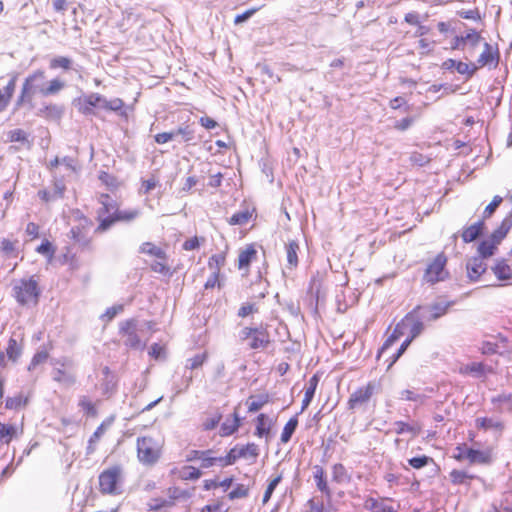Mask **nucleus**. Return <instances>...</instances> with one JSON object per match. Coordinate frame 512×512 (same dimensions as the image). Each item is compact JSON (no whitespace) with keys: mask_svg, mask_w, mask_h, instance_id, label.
Returning a JSON list of instances; mask_svg holds the SVG:
<instances>
[{"mask_svg":"<svg viewBox=\"0 0 512 512\" xmlns=\"http://www.w3.org/2000/svg\"><path fill=\"white\" fill-rule=\"evenodd\" d=\"M64 87L65 83L59 78H54L46 83L45 71L38 69L25 78L16 101V107L32 109L35 106L34 96L36 94L56 95Z\"/></svg>","mask_w":512,"mask_h":512,"instance_id":"nucleus-1","label":"nucleus"},{"mask_svg":"<svg viewBox=\"0 0 512 512\" xmlns=\"http://www.w3.org/2000/svg\"><path fill=\"white\" fill-rule=\"evenodd\" d=\"M97 201L100 207L96 212L98 226L97 233L109 230L117 222H130L139 216V210H120L119 204L114 201L108 193H99Z\"/></svg>","mask_w":512,"mask_h":512,"instance_id":"nucleus-2","label":"nucleus"},{"mask_svg":"<svg viewBox=\"0 0 512 512\" xmlns=\"http://www.w3.org/2000/svg\"><path fill=\"white\" fill-rule=\"evenodd\" d=\"M154 489H156L155 482L148 483L144 488L147 493H151ZM194 490V488L183 489L179 486H170L166 490L167 496L148 494L145 502L146 509L149 512L167 511L174 507L177 502L190 499Z\"/></svg>","mask_w":512,"mask_h":512,"instance_id":"nucleus-3","label":"nucleus"},{"mask_svg":"<svg viewBox=\"0 0 512 512\" xmlns=\"http://www.w3.org/2000/svg\"><path fill=\"white\" fill-rule=\"evenodd\" d=\"M124 485L125 470L120 464L107 466L98 475V491L102 495H121Z\"/></svg>","mask_w":512,"mask_h":512,"instance_id":"nucleus-4","label":"nucleus"},{"mask_svg":"<svg viewBox=\"0 0 512 512\" xmlns=\"http://www.w3.org/2000/svg\"><path fill=\"white\" fill-rule=\"evenodd\" d=\"M164 444V438L160 435L138 437L136 448L139 462L145 466L155 465L162 456Z\"/></svg>","mask_w":512,"mask_h":512,"instance_id":"nucleus-5","label":"nucleus"},{"mask_svg":"<svg viewBox=\"0 0 512 512\" xmlns=\"http://www.w3.org/2000/svg\"><path fill=\"white\" fill-rule=\"evenodd\" d=\"M40 294L38 279L35 276L22 278L13 286V296L21 306L36 305Z\"/></svg>","mask_w":512,"mask_h":512,"instance_id":"nucleus-6","label":"nucleus"},{"mask_svg":"<svg viewBox=\"0 0 512 512\" xmlns=\"http://www.w3.org/2000/svg\"><path fill=\"white\" fill-rule=\"evenodd\" d=\"M404 319H407L408 323L406 329L408 330V336L401 343L400 347L395 353L390 355L385 362H387V370L391 369L397 360L404 354L407 348L410 346L412 341L422 332L423 323L413 313L407 314Z\"/></svg>","mask_w":512,"mask_h":512,"instance_id":"nucleus-7","label":"nucleus"},{"mask_svg":"<svg viewBox=\"0 0 512 512\" xmlns=\"http://www.w3.org/2000/svg\"><path fill=\"white\" fill-rule=\"evenodd\" d=\"M139 252L156 259V261L150 265L151 271L168 277L173 274V271L168 264L167 253L161 247L152 242H144L140 245Z\"/></svg>","mask_w":512,"mask_h":512,"instance_id":"nucleus-8","label":"nucleus"},{"mask_svg":"<svg viewBox=\"0 0 512 512\" xmlns=\"http://www.w3.org/2000/svg\"><path fill=\"white\" fill-rule=\"evenodd\" d=\"M448 257L445 252L438 253L433 259L429 260L423 274V280L429 284H435L446 280L449 272L446 268Z\"/></svg>","mask_w":512,"mask_h":512,"instance_id":"nucleus-9","label":"nucleus"},{"mask_svg":"<svg viewBox=\"0 0 512 512\" xmlns=\"http://www.w3.org/2000/svg\"><path fill=\"white\" fill-rule=\"evenodd\" d=\"M185 460L187 463L198 462L201 470L209 469L214 466L227 467L226 456H216L213 449L197 450L192 449L186 454Z\"/></svg>","mask_w":512,"mask_h":512,"instance_id":"nucleus-10","label":"nucleus"},{"mask_svg":"<svg viewBox=\"0 0 512 512\" xmlns=\"http://www.w3.org/2000/svg\"><path fill=\"white\" fill-rule=\"evenodd\" d=\"M242 341H247L252 350L266 349L271 343L270 333L267 327H244L240 332Z\"/></svg>","mask_w":512,"mask_h":512,"instance_id":"nucleus-11","label":"nucleus"},{"mask_svg":"<svg viewBox=\"0 0 512 512\" xmlns=\"http://www.w3.org/2000/svg\"><path fill=\"white\" fill-rule=\"evenodd\" d=\"M377 390V384L374 381L368 382L366 385L355 389L347 400V408L354 411L360 407L367 405Z\"/></svg>","mask_w":512,"mask_h":512,"instance_id":"nucleus-12","label":"nucleus"},{"mask_svg":"<svg viewBox=\"0 0 512 512\" xmlns=\"http://www.w3.org/2000/svg\"><path fill=\"white\" fill-rule=\"evenodd\" d=\"M227 466L233 465L238 459L244 458L254 462L259 456V447L255 443L235 446L225 455Z\"/></svg>","mask_w":512,"mask_h":512,"instance_id":"nucleus-13","label":"nucleus"},{"mask_svg":"<svg viewBox=\"0 0 512 512\" xmlns=\"http://www.w3.org/2000/svg\"><path fill=\"white\" fill-rule=\"evenodd\" d=\"M119 333L125 338L124 344L132 349L141 347V340L137 334L136 321L133 319L124 321L120 328Z\"/></svg>","mask_w":512,"mask_h":512,"instance_id":"nucleus-14","label":"nucleus"},{"mask_svg":"<svg viewBox=\"0 0 512 512\" xmlns=\"http://www.w3.org/2000/svg\"><path fill=\"white\" fill-rule=\"evenodd\" d=\"M407 319H401L394 327L391 334L386 338L384 343L382 344L381 348L379 349L377 353V359L382 357V355L396 342H398L402 337L408 336V330L406 329L407 325Z\"/></svg>","mask_w":512,"mask_h":512,"instance_id":"nucleus-15","label":"nucleus"},{"mask_svg":"<svg viewBox=\"0 0 512 512\" xmlns=\"http://www.w3.org/2000/svg\"><path fill=\"white\" fill-rule=\"evenodd\" d=\"M500 53L499 49L492 44L485 42L483 45V51L477 59L478 68L488 66L490 68H496L499 64Z\"/></svg>","mask_w":512,"mask_h":512,"instance_id":"nucleus-16","label":"nucleus"},{"mask_svg":"<svg viewBox=\"0 0 512 512\" xmlns=\"http://www.w3.org/2000/svg\"><path fill=\"white\" fill-rule=\"evenodd\" d=\"M257 259V250L254 244H248L239 251L237 268L243 276L250 274V265Z\"/></svg>","mask_w":512,"mask_h":512,"instance_id":"nucleus-17","label":"nucleus"},{"mask_svg":"<svg viewBox=\"0 0 512 512\" xmlns=\"http://www.w3.org/2000/svg\"><path fill=\"white\" fill-rule=\"evenodd\" d=\"M24 433V424L5 423L0 421V445H9Z\"/></svg>","mask_w":512,"mask_h":512,"instance_id":"nucleus-18","label":"nucleus"},{"mask_svg":"<svg viewBox=\"0 0 512 512\" xmlns=\"http://www.w3.org/2000/svg\"><path fill=\"white\" fill-rule=\"evenodd\" d=\"M9 80L3 89H0V113L4 112L9 106L15 93L18 74L16 72L8 74Z\"/></svg>","mask_w":512,"mask_h":512,"instance_id":"nucleus-19","label":"nucleus"},{"mask_svg":"<svg viewBox=\"0 0 512 512\" xmlns=\"http://www.w3.org/2000/svg\"><path fill=\"white\" fill-rule=\"evenodd\" d=\"M481 39L482 37L480 32L475 29H469L465 35L455 36L450 48L452 50H463L467 43H470L471 46L475 47L479 44Z\"/></svg>","mask_w":512,"mask_h":512,"instance_id":"nucleus-20","label":"nucleus"},{"mask_svg":"<svg viewBox=\"0 0 512 512\" xmlns=\"http://www.w3.org/2000/svg\"><path fill=\"white\" fill-rule=\"evenodd\" d=\"M171 474L175 475L176 478L181 481L188 482L199 480L203 475V471L196 466L187 464L179 468H173Z\"/></svg>","mask_w":512,"mask_h":512,"instance_id":"nucleus-21","label":"nucleus"},{"mask_svg":"<svg viewBox=\"0 0 512 512\" xmlns=\"http://www.w3.org/2000/svg\"><path fill=\"white\" fill-rule=\"evenodd\" d=\"M66 187L60 180L53 182V190L42 189L38 191V197L43 203H50L58 199H62L65 194Z\"/></svg>","mask_w":512,"mask_h":512,"instance_id":"nucleus-22","label":"nucleus"},{"mask_svg":"<svg viewBox=\"0 0 512 512\" xmlns=\"http://www.w3.org/2000/svg\"><path fill=\"white\" fill-rule=\"evenodd\" d=\"M466 459L470 464L488 465L493 461L492 449L487 448L485 450H478L468 448L466 450Z\"/></svg>","mask_w":512,"mask_h":512,"instance_id":"nucleus-23","label":"nucleus"},{"mask_svg":"<svg viewBox=\"0 0 512 512\" xmlns=\"http://www.w3.org/2000/svg\"><path fill=\"white\" fill-rule=\"evenodd\" d=\"M313 478L316 483L317 489L323 493L328 500L332 498V491L328 485L327 475L325 469L320 465L313 467Z\"/></svg>","mask_w":512,"mask_h":512,"instance_id":"nucleus-24","label":"nucleus"},{"mask_svg":"<svg viewBox=\"0 0 512 512\" xmlns=\"http://www.w3.org/2000/svg\"><path fill=\"white\" fill-rule=\"evenodd\" d=\"M24 347V336L20 335L18 338L11 336L8 340L5 350L7 358L12 362H17L22 355Z\"/></svg>","mask_w":512,"mask_h":512,"instance_id":"nucleus-25","label":"nucleus"},{"mask_svg":"<svg viewBox=\"0 0 512 512\" xmlns=\"http://www.w3.org/2000/svg\"><path fill=\"white\" fill-rule=\"evenodd\" d=\"M273 420L265 413H260L255 420L254 435L258 438H268L273 427Z\"/></svg>","mask_w":512,"mask_h":512,"instance_id":"nucleus-26","label":"nucleus"},{"mask_svg":"<svg viewBox=\"0 0 512 512\" xmlns=\"http://www.w3.org/2000/svg\"><path fill=\"white\" fill-rule=\"evenodd\" d=\"M496 341L486 340L481 343L480 352L483 355H493L500 353L499 348H506L508 344V339L506 336L502 334H498L495 336Z\"/></svg>","mask_w":512,"mask_h":512,"instance_id":"nucleus-27","label":"nucleus"},{"mask_svg":"<svg viewBox=\"0 0 512 512\" xmlns=\"http://www.w3.org/2000/svg\"><path fill=\"white\" fill-rule=\"evenodd\" d=\"M227 263V251H221L212 254L207 260V267L210 270V274L224 276L222 270Z\"/></svg>","mask_w":512,"mask_h":512,"instance_id":"nucleus-28","label":"nucleus"},{"mask_svg":"<svg viewBox=\"0 0 512 512\" xmlns=\"http://www.w3.org/2000/svg\"><path fill=\"white\" fill-rule=\"evenodd\" d=\"M486 228L484 220H478L477 222L464 227L461 233V238L464 243H470L481 236Z\"/></svg>","mask_w":512,"mask_h":512,"instance_id":"nucleus-29","label":"nucleus"},{"mask_svg":"<svg viewBox=\"0 0 512 512\" xmlns=\"http://www.w3.org/2000/svg\"><path fill=\"white\" fill-rule=\"evenodd\" d=\"M486 263L480 257H472L466 265L467 275L472 281L479 280L480 276L486 271Z\"/></svg>","mask_w":512,"mask_h":512,"instance_id":"nucleus-30","label":"nucleus"},{"mask_svg":"<svg viewBox=\"0 0 512 512\" xmlns=\"http://www.w3.org/2000/svg\"><path fill=\"white\" fill-rule=\"evenodd\" d=\"M53 380L59 384L70 386L76 383V376L66 369V362H61V367L55 368L52 372Z\"/></svg>","mask_w":512,"mask_h":512,"instance_id":"nucleus-31","label":"nucleus"},{"mask_svg":"<svg viewBox=\"0 0 512 512\" xmlns=\"http://www.w3.org/2000/svg\"><path fill=\"white\" fill-rule=\"evenodd\" d=\"M512 228V210L502 219L500 224L493 230L491 237L501 243Z\"/></svg>","mask_w":512,"mask_h":512,"instance_id":"nucleus-32","label":"nucleus"},{"mask_svg":"<svg viewBox=\"0 0 512 512\" xmlns=\"http://www.w3.org/2000/svg\"><path fill=\"white\" fill-rule=\"evenodd\" d=\"M103 96L98 93H92L87 96H84L80 99V108L79 110L83 114H91L93 107L101 106L102 107Z\"/></svg>","mask_w":512,"mask_h":512,"instance_id":"nucleus-33","label":"nucleus"},{"mask_svg":"<svg viewBox=\"0 0 512 512\" xmlns=\"http://www.w3.org/2000/svg\"><path fill=\"white\" fill-rule=\"evenodd\" d=\"M0 252L5 258H18L20 255L19 241L17 239H1Z\"/></svg>","mask_w":512,"mask_h":512,"instance_id":"nucleus-34","label":"nucleus"},{"mask_svg":"<svg viewBox=\"0 0 512 512\" xmlns=\"http://www.w3.org/2000/svg\"><path fill=\"white\" fill-rule=\"evenodd\" d=\"M318 384H319L318 375L315 374L309 378L307 386L305 387V393H304V397H303L302 405H301V412L305 411L308 408V406L310 405V403L315 395V391L317 389Z\"/></svg>","mask_w":512,"mask_h":512,"instance_id":"nucleus-35","label":"nucleus"},{"mask_svg":"<svg viewBox=\"0 0 512 512\" xmlns=\"http://www.w3.org/2000/svg\"><path fill=\"white\" fill-rule=\"evenodd\" d=\"M240 426L241 419L238 413L234 412L231 420L227 419L221 424L219 434L221 437H228L237 432Z\"/></svg>","mask_w":512,"mask_h":512,"instance_id":"nucleus-36","label":"nucleus"},{"mask_svg":"<svg viewBox=\"0 0 512 512\" xmlns=\"http://www.w3.org/2000/svg\"><path fill=\"white\" fill-rule=\"evenodd\" d=\"M98 179L101 184L111 192L117 191L122 186V182L117 176L104 170L99 172Z\"/></svg>","mask_w":512,"mask_h":512,"instance_id":"nucleus-37","label":"nucleus"},{"mask_svg":"<svg viewBox=\"0 0 512 512\" xmlns=\"http://www.w3.org/2000/svg\"><path fill=\"white\" fill-rule=\"evenodd\" d=\"M29 403V396L20 392L14 396L7 397L5 400V408L7 410L18 411L25 408Z\"/></svg>","mask_w":512,"mask_h":512,"instance_id":"nucleus-38","label":"nucleus"},{"mask_svg":"<svg viewBox=\"0 0 512 512\" xmlns=\"http://www.w3.org/2000/svg\"><path fill=\"white\" fill-rule=\"evenodd\" d=\"M270 402V396L268 393L260 395H251L247 399V409L249 413H254L262 409L266 404Z\"/></svg>","mask_w":512,"mask_h":512,"instance_id":"nucleus-39","label":"nucleus"},{"mask_svg":"<svg viewBox=\"0 0 512 512\" xmlns=\"http://www.w3.org/2000/svg\"><path fill=\"white\" fill-rule=\"evenodd\" d=\"M499 244L500 243L491 236L488 239L482 240L477 248L480 258L484 260L485 258L493 256Z\"/></svg>","mask_w":512,"mask_h":512,"instance_id":"nucleus-40","label":"nucleus"},{"mask_svg":"<svg viewBox=\"0 0 512 512\" xmlns=\"http://www.w3.org/2000/svg\"><path fill=\"white\" fill-rule=\"evenodd\" d=\"M395 433L398 435L410 434L412 437H416L422 431V427L419 423H407L404 421H396L394 423Z\"/></svg>","mask_w":512,"mask_h":512,"instance_id":"nucleus-41","label":"nucleus"},{"mask_svg":"<svg viewBox=\"0 0 512 512\" xmlns=\"http://www.w3.org/2000/svg\"><path fill=\"white\" fill-rule=\"evenodd\" d=\"M492 271L500 281H509L512 279V268L504 259L498 260L492 267Z\"/></svg>","mask_w":512,"mask_h":512,"instance_id":"nucleus-42","label":"nucleus"},{"mask_svg":"<svg viewBox=\"0 0 512 512\" xmlns=\"http://www.w3.org/2000/svg\"><path fill=\"white\" fill-rule=\"evenodd\" d=\"M286 256H287V267L290 270H295L298 266V252L300 250L299 244L296 241H289L286 246Z\"/></svg>","mask_w":512,"mask_h":512,"instance_id":"nucleus-43","label":"nucleus"},{"mask_svg":"<svg viewBox=\"0 0 512 512\" xmlns=\"http://www.w3.org/2000/svg\"><path fill=\"white\" fill-rule=\"evenodd\" d=\"M475 425L479 430L487 431L489 429H495L498 431H502L504 429V424L501 421H494L488 417H480L475 420Z\"/></svg>","mask_w":512,"mask_h":512,"instance_id":"nucleus-44","label":"nucleus"},{"mask_svg":"<svg viewBox=\"0 0 512 512\" xmlns=\"http://www.w3.org/2000/svg\"><path fill=\"white\" fill-rule=\"evenodd\" d=\"M462 372L467 374L484 375L486 373H494V369L491 366H486L482 362H472L467 364L463 368Z\"/></svg>","mask_w":512,"mask_h":512,"instance_id":"nucleus-45","label":"nucleus"},{"mask_svg":"<svg viewBox=\"0 0 512 512\" xmlns=\"http://www.w3.org/2000/svg\"><path fill=\"white\" fill-rule=\"evenodd\" d=\"M298 426V418L297 415L291 417L287 423L284 425L283 430L281 432L280 440L282 443H288L295 432Z\"/></svg>","mask_w":512,"mask_h":512,"instance_id":"nucleus-46","label":"nucleus"},{"mask_svg":"<svg viewBox=\"0 0 512 512\" xmlns=\"http://www.w3.org/2000/svg\"><path fill=\"white\" fill-rule=\"evenodd\" d=\"M418 50L421 56H429L434 52L437 42L428 37H418Z\"/></svg>","mask_w":512,"mask_h":512,"instance_id":"nucleus-47","label":"nucleus"},{"mask_svg":"<svg viewBox=\"0 0 512 512\" xmlns=\"http://www.w3.org/2000/svg\"><path fill=\"white\" fill-rule=\"evenodd\" d=\"M282 479H283V474L279 473L269 480L266 490L264 492L263 498H262L263 505L267 504L270 501L274 490L276 489L277 485L282 481Z\"/></svg>","mask_w":512,"mask_h":512,"instance_id":"nucleus-48","label":"nucleus"},{"mask_svg":"<svg viewBox=\"0 0 512 512\" xmlns=\"http://www.w3.org/2000/svg\"><path fill=\"white\" fill-rule=\"evenodd\" d=\"M449 476L451 483L454 485L465 484L468 480H473L475 478V475L468 474L467 472L458 469H453L449 473Z\"/></svg>","mask_w":512,"mask_h":512,"instance_id":"nucleus-49","label":"nucleus"},{"mask_svg":"<svg viewBox=\"0 0 512 512\" xmlns=\"http://www.w3.org/2000/svg\"><path fill=\"white\" fill-rule=\"evenodd\" d=\"M252 218V212L248 209L234 213L228 220L230 225H245Z\"/></svg>","mask_w":512,"mask_h":512,"instance_id":"nucleus-50","label":"nucleus"},{"mask_svg":"<svg viewBox=\"0 0 512 512\" xmlns=\"http://www.w3.org/2000/svg\"><path fill=\"white\" fill-rule=\"evenodd\" d=\"M209 354L207 351L196 354L195 356L189 358L186 363V368L189 370H195L200 367L207 361Z\"/></svg>","mask_w":512,"mask_h":512,"instance_id":"nucleus-51","label":"nucleus"},{"mask_svg":"<svg viewBox=\"0 0 512 512\" xmlns=\"http://www.w3.org/2000/svg\"><path fill=\"white\" fill-rule=\"evenodd\" d=\"M225 276H219L215 274H210L206 279L203 288L204 290H213L217 288L218 290L224 287Z\"/></svg>","mask_w":512,"mask_h":512,"instance_id":"nucleus-52","label":"nucleus"},{"mask_svg":"<svg viewBox=\"0 0 512 512\" xmlns=\"http://www.w3.org/2000/svg\"><path fill=\"white\" fill-rule=\"evenodd\" d=\"M49 66L51 69H62L68 71L72 68V60L65 56H58L51 59Z\"/></svg>","mask_w":512,"mask_h":512,"instance_id":"nucleus-53","label":"nucleus"},{"mask_svg":"<svg viewBox=\"0 0 512 512\" xmlns=\"http://www.w3.org/2000/svg\"><path fill=\"white\" fill-rule=\"evenodd\" d=\"M503 202V198L499 195L493 197L492 201L485 207L481 220H486L492 217L497 208Z\"/></svg>","mask_w":512,"mask_h":512,"instance_id":"nucleus-54","label":"nucleus"},{"mask_svg":"<svg viewBox=\"0 0 512 512\" xmlns=\"http://www.w3.org/2000/svg\"><path fill=\"white\" fill-rule=\"evenodd\" d=\"M332 479L337 483H342L349 479L346 468L341 463H336L332 467Z\"/></svg>","mask_w":512,"mask_h":512,"instance_id":"nucleus-55","label":"nucleus"},{"mask_svg":"<svg viewBox=\"0 0 512 512\" xmlns=\"http://www.w3.org/2000/svg\"><path fill=\"white\" fill-rule=\"evenodd\" d=\"M36 252L47 257L48 259H52L55 255L56 248L48 239H44L36 248Z\"/></svg>","mask_w":512,"mask_h":512,"instance_id":"nucleus-56","label":"nucleus"},{"mask_svg":"<svg viewBox=\"0 0 512 512\" xmlns=\"http://www.w3.org/2000/svg\"><path fill=\"white\" fill-rule=\"evenodd\" d=\"M79 406L87 416L95 417L97 415L95 404L88 397H81L79 400Z\"/></svg>","mask_w":512,"mask_h":512,"instance_id":"nucleus-57","label":"nucleus"},{"mask_svg":"<svg viewBox=\"0 0 512 512\" xmlns=\"http://www.w3.org/2000/svg\"><path fill=\"white\" fill-rule=\"evenodd\" d=\"M106 428H107V424L105 422L101 423L97 428L96 430L94 431V433L91 435V437L89 438V441H88V449L90 451H94V445L100 440V438L104 435L105 431H106Z\"/></svg>","mask_w":512,"mask_h":512,"instance_id":"nucleus-58","label":"nucleus"},{"mask_svg":"<svg viewBox=\"0 0 512 512\" xmlns=\"http://www.w3.org/2000/svg\"><path fill=\"white\" fill-rule=\"evenodd\" d=\"M159 185V179L156 175L152 174L147 179L141 180V191L143 194H148L151 190Z\"/></svg>","mask_w":512,"mask_h":512,"instance_id":"nucleus-59","label":"nucleus"},{"mask_svg":"<svg viewBox=\"0 0 512 512\" xmlns=\"http://www.w3.org/2000/svg\"><path fill=\"white\" fill-rule=\"evenodd\" d=\"M49 358V353L47 350L38 351L32 357L30 364L28 366V370H34L38 365L44 363Z\"/></svg>","mask_w":512,"mask_h":512,"instance_id":"nucleus-60","label":"nucleus"},{"mask_svg":"<svg viewBox=\"0 0 512 512\" xmlns=\"http://www.w3.org/2000/svg\"><path fill=\"white\" fill-rule=\"evenodd\" d=\"M41 114L47 118L57 117L59 118L62 115L63 109L56 104H48L45 105L41 110Z\"/></svg>","mask_w":512,"mask_h":512,"instance_id":"nucleus-61","label":"nucleus"},{"mask_svg":"<svg viewBox=\"0 0 512 512\" xmlns=\"http://www.w3.org/2000/svg\"><path fill=\"white\" fill-rule=\"evenodd\" d=\"M10 142L28 143V134L23 129H14L8 132Z\"/></svg>","mask_w":512,"mask_h":512,"instance_id":"nucleus-62","label":"nucleus"},{"mask_svg":"<svg viewBox=\"0 0 512 512\" xmlns=\"http://www.w3.org/2000/svg\"><path fill=\"white\" fill-rule=\"evenodd\" d=\"M249 488L244 484H237L228 494L229 499H239L248 496Z\"/></svg>","mask_w":512,"mask_h":512,"instance_id":"nucleus-63","label":"nucleus"},{"mask_svg":"<svg viewBox=\"0 0 512 512\" xmlns=\"http://www.w3.org/2000/svg\"><path fill=\"white\" fill-rule=\"evenodd\" d=\"M432 461H433V459L431 457L422 455V456L410 458L408 460V463L414 469H421V468L427 466Z\"/></svg>","mask_w":512,"mask_h":512,"instance_id":"nucleus-64","label":"nucleus"}]
</instances>
